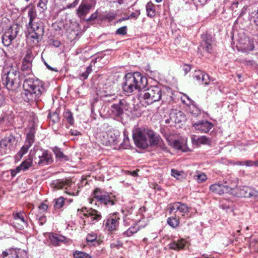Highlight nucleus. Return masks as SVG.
<instances>
[{
  "mask_svg": "<svg viewBox=\"0 0 258 258\" xmlns=\"http://www.w3.org/2000/svg\"><path fill=\"white\" fill-rule=\"evenodd\" d=\"M5 76L6 87L13 91L17 90L20 87L22 81L24 80V76L15 70L9 71Z\"/></svg>",
  "mask_w": 258,
  "mask_h": 258,
  "instance_id": "nucleus-5",
  "label": "nucleus"
},
{
  "mask_svg": "<svg viewBox=\"0 0 258 258\" xmlns=\"http://www.w3.org/2000/svg\"><path fill=\"white\" fill-rule=\"evenodd\" d=\"M53 161L52 154L48 150H43L38 158L35 157L34 163L39 166H44L51 164Z\"/></svg>",
  "mask_w": 258,
  "mask_h": 258,
  "instance_id": "nucleus-13",
  "label": "nucleus"
},
{
  "mask_svg": "<svg viewBox=\"0 0 258 258\" xmlns=\"http://www.w3.org/2000/svg\"><path fill=\"white\" fill-rule=\"evenodd\" d=\"M173 146L174 148L178 150H182L181 143L178 140H174L173 142Z\"/></svg>",
  "mask_w": 258,
  "mask_h": 258,
  "instance_id": "nucleus-55",
  "label": "nucleus"
},
{
  "mask_svg": "<svg viewBox=\"0 0 258 258\" xmlns=\"http://www.w3.org/2000/svg\"><path fill=\"white\" fill-rule=\"evenodd\" d=\"M38 222L40 225H43L45 223L46 220V217L44 216H41L39 218H37Z\"/></svg>",
  "mask_w": 258,
  "mask_h": 258,
  "instance_id": "nucleus-60",
  "label": "nucleus"
},
{
  "mask_svg": "<svg viewBox=\"0 0 258 258\" xmlns=\"http://www.w3.org/2000/svg\"><path fill=\"white\" fill-rule=\"evenodd\" d=\"M98 16V11L96 10L95 13H93L87 20V22H90L97 19Z\"/></svg>",
  "mask_w": 258,
  "mask_h": 258,
  "instance_id": "nucleus-57",
  "label": "nucleus"
},
{
  "mask_svg": "<svg viewBox=\"0 0 258 258\" xmlns=\"http://www.w3.org/2000/svg\"><path fill=\"white\" fill-rule=\"evenodd\" d=\"M205 73L201 70L196 71L193 75V78L197 81L198 83H202V78H203Z\"/></svg>",
  "mask_w": 258,
  "mask_h": 258,
  "instance_id": "nucleus-39",
  "label": "nucleus"
},
{
  "mask_svg": "<svg viewBox=\"0 0 258 258\" xmlns=\"http://www.w3.org/2000/svg\"><path fill=\"white\" fill-rule=\"evenodd\" d=\"M182 70L185 73V74H186L188 73L191 70V67L188 64H184L182 67Z\"/></svg>",
  "mask_w": 258,
  "mask_h": 258,
  "instance_id": "nucleus-61",
  "label": "nucleus"
},
{
  "mask_svg": "<svg viewBox=\"0 0 258 258\" xmlns=\"http://www.w3.org/2000/svg\"><path fill=\"white\" fill-rule=\"evenodd\" d=\"M162 95V88L159 86H153L141 91L139 96V99L143 105H148L160 100Z\"/></svg>",
  "mask_w": 258,
  "mask_h": 258,
  "instance_id": "nucleus-4",
  "label": "nucleus"
},
{
  "mask_svg": "<svg viewBox=\"0 0 258 258\" xmlns=\"http://www.w3.org/2000/svg\"><path fill=\"white\" fill-rule=\"evenodd\" d=\"M93 7L91 3L86 1H83L77 10V14L79 18H84L89 13L90 10Z\"/></svg>",
  "mask_w": 258,
  "mask_h": 258,
  "instance_id": "nucleus-18",
  "label": "nucleus"
},
{
  "mask_svg": "<svg viewBox=\"0 0 258 258\" xmlns=\"http://www.w3.org/2000/svg\"><path fill=\"white\" fill-rule=\"evenodd\" d=\"M35 130L33 127L29 128L28 132L27 133L26 139L25 143L32 146L34 142Z\"/></svg>",
  "mask_w": 258,
  "mask_h": 258,
  "instance_id": "nucleus-27",
  "label": "nucleus"
},
{
  "mask_svg": "<svg viewBox=\"0 0 258 258\" xmlns=\"http://www.w3.org/2000/svg\"><path fill=\"white\" fill-rule=\"evenodd\" d=\"M221 207L223 209L226 210L227 211L228 209H230V210H232L231 204H222L221 205Z\"/></svg>",
  "mask_w": 258,
  "mask_h": 258,
  "instance_id": "nucleus-63",
  "label": "nucleus"
},
{
  "mask_svg": "<svg viewBox=\"0 0 258 258\" xmlns=\"http://www.w3.org/2000/svg\"><path fill=\"white\" fill-rule=\"evenodd\" d=\"M192 125L195 129L202 133H207L213 127V124L207 120H200L192 122Z\"/></svg>",
  "mask_w": 258,
  "mask_h": 258,
  "instance_id": "nucleus-16",
  "label": "nucleus"
},
{
  "mask_svg": "<svg viewBox=\"0 0 258 258\" xmlns=\"http://www.w3.org/2000/svg\"><path fill=\"white\" fill-rule=\"evenodd\" d=\"M5 104V97L2 94H0V108L3 106Z\"/></svg>",
  "mask_w": 258,
  "mask_h": 258,
  "instance_id": "nucleus-64",
  "label": "nucleus"
},
{
  "mask_svg": "<svg viewBox=\"0 0 258 258\" xmlns=\"http://www.w3.org/2000/svg\"><path fill=\"white\" fill-rule=\"evenodd\" d=\"M117 104L122 109V111L124 112L125 111H128L130 108L129 104L124 99L120 100Z\"/></svg>",
  "mask_w": 258,
  "mask_h": 258,
  "instance_id": "nucleus-43",
  "label": "nucleus"
},
{
  "mask_svg": "<svg viewBox=\"0 0 258 258\" xmlns=\"http://www.w3.org/2000/svg\"><path fill=\"white\" fill-rule=\"evenodd\" d=\"M48 208V206L47 205L42 203L39 206V209L42 212H45L46 211V210Z\"/></svg>",
  "mask_w": 258,
  "mask_h": 258,
  "instance_id": "nucleus-62",
  "label": "nucleus"
},
{
  "mask_svg": "<svg viewBox=\"0 0 258 258\" xmlns=\"http://www.w3.org/2000/svg\"><path fill=\"white\" fill-rule=\"evenodd\" d=\"M54 187L57 189L67 188L71 184V182L67 179H57L52 182Z\"/></svg>",
  "mask_w": 258,
  "mask_h": 258,
  "instance_id": "nucleus-23",
  "label": "nucleus"
},
{
  "mask_svg": "<svg viewBox=\"0 0 258 258\" xmlns=\"http://www.w3.org/2000/svg\"><path fill=\"white\" fill-rule=\"evenodd\" d=\"M186 120L184 113L179 110H172L169 113V118L166 120V123H179Z\"/></svg>",
  "mask_w": 258,
  "mask_h": 258,
  "instance_id": "nucleus-14",
  "label": "nucleus"
},
{
  "mask_svg": "<svg viewBox=\"0 0 258 258\" xmlns=\"http://www.w3.org/2000/svg\"><path fill=\"white\" fill-rule=\"evenodd\" d=\"M31 147V146L25 143V144L21 147L19 152L18 153L17 155L21 158L24 156V155L27 153L29 149Z\"/></svg>",
  "mask_w": 258,
  "mask_h": 258,
  "instance_id": "nucleus-44",
  "label": "nucleus"
},
{
  "mask_svg": "<svg viewBox=\"0 0 258 258\" xmlns=\"http://www.w3.org/2000/svg\"><path fill=\"white\" fill-rule=\"evenodd\" d=\"M2 42L6 46H9L12 43L14 38L12 36L10 35L9 33L5 32L2 36Z\"/></svg>",
  "mask_w": 258,
  "mask_h": 258,
  "instance_id": "nucleus-32",
  "label": "nucleus"
},
{
  "mask_svg": "<svg viewBox=\"0 0 258 258\" xmlns=\"http://www.w3.org/2000/svg\"><path fill=\"white\" fill-rule=\"evenodd\" d=\"M117 103L111 105V111L116 116H120L123 114V112Z\"/></svg>",
  "mask_w": 258,
  "mask_h": 258,
  "instance_id": "nucleus-38",
  "label": "nucleus"
},
{
  "mask_svg": "<svg viewBox=\"0 0 258 258\" xmlns=\"http://www.w3.org/2000/svg\"><path fill=\"white\" fill-rule=\"evenodd\" d=\"M25 251L18 248H9L3 251L2 256L3 258H24L26 255Z\"/></svg>",
  "mask_w": 258,
  "mask_h": 258,
  "instance_id": "nucleus-17",
  "label": "nucleus"
},
{
  "mask_svg": "<svg viewBox=\"0 0 258 258\" xmlns=\"http://www.w3.org/2000/svg\"><path fill=\"white\" fill-rule=\"evenodd\" d=\"M73 255L75 258H92V256L86 252L81 251H75Z\"/></svg>",
  "mask_w": 258,
  "mask_h": 258,
  "instance_id": "nucleus-40",
  "label": "nucleus"
},
{
  "mask_svg": "<svg viewBox=\"0 0 258 258\" xmlns=\"http://www.w3.org/2000/svg\"><path fill=\"white\" fill-rule=\"evenodd\" d=\"M212 42L211 36L210 35H206L203 38L199 49H203L205 50L208 53H211L212 51Z\"/></svg>",
  "mask_w": 258,
  "mask_h": 258,
  "instance_id": "nucleus-22",
  "label": "nucleus"
},
{
  "mask_svg": "<svg viewBox=\"0 0 258 258\" xmlns=\"http://www.w3.org/2000/svg\"><path fill=\"white\" fill-rule=\"evenodd\" d=\"M48 118L52 121L53 123L58 122L59 120V114L56 112L49 113L48 115Z\"/></svg>",
  "mask_w": 258,
  "mask_h": 258,
  "instance_id": "nucleus-46",
  "label": "nucleus"
},
{
  "mask_svg": "<svg viewBox=\"0 0 258 258\" xmlns=\"http://www.w3.org/2000/svg\"><path fill=\"white\" fill-rule=\"evenodd\" d=\"M110 247L112 248H116L117 249H119L120 247H122V243L120 241H117L111 243L110 244Z\"/></svg>",
  "mask_w": 258,
  "mask_h": 258,
  "instance_id": "nucleus-56",
  "label": "nucleus"
},
{
  "mask_svg": "<svg viewBox=\"0 0 258 258\" xmlns=\"http://www.w3.org/2000/svg\"><path fill=\"white\" fill-rule=\"evenodd\" d=\"M13 216L14 220H20L22 222L25 226L28 225V222L27 220L26 219V215L23 211H20L17 213H13Z\"/></svg>",
  "mask_w": 258,
  "mask_h": 258,
  "instance_id": "nucleus-28",
  "label": "nucleus"
},
{
  "mask_svg": "<svg viewBox=\"0 0 258 258\" xmlns=\"http://www.w3.org/2000/svg\"><path fill=\"white\" fill-rule=\"evenodd\" d=\"M18 138L13 135L5 137L0 141L1 152L3 153L9 154L14 151L18 145Z\"/></svg>",
  "mask_w": 258,
  "mask_h": 258,
  "instance_id": "nucleus-8",
  "label": "nucleus"
},
{
  "mask_svg": "<svg viewBox=\"0 0 258 258\" xmlns=\"http://www.w3.org/2000/svg\"><path fill=\"white\" fill-rule=\"evenodd\" d=\"M24 76L23 90L21 92L22 99L28 103L37 101L46 91L44 83L32 74V63L22 61L20 71L18 72Z\"/></svg>",
  "mask_w": 258,
  "mask_h": 258,
  "instance_id": "nucleus-1",
  "label": "nucleus"
},
{
  "mask_svg": "<svg viewBox=\"0 0 258 258\" xmlns=\"http://www.w3.org/2000/svg\"><path fill=\"white\" fill-rule=\"evenodd\" d=\"M93 198L101 204L107 207L115 205L117 202L115 197L100 188H96L93 191Z\"/></svg>",
  "mask_w": 258,
  "mask_h": 258,
  "instance_id": "nucleus-7",
  "label": "nucleus"
},
{
  "mask_svg": "<svg viewBox=\"0 0 258 258\" xmlns=\"http://www.w3.org/2000/svg\"><path fill=\"white\" fill-rule=\"evenodd\" d=\"M52 150L55 155V157L59 160H68V157L64 155L61 149L57 146L52 148Z\"/></svg>",
  "mask_w": 258,
  "mask_h": 258,
  "instance_id": "nucleus-31",
  "label": "nucleus"
},
{
  "mask_svg": "<svg viewBox=\"0 0 258 258\" xmlns=\"http://www.w3.org/2000/svg\"><path fill=\"white\" fill-rule=\"evenodd\" d=\"M186 241L184 239H180L177 241H173L169 244V248L172 249L179 250L183 249L185 245Z\"/></svg>",
  "mask_w": 258,
  "mask_h": 258,
  "instance_id": "nucleus-25",
  "label": "nucleus"
},
{
  "mask_svg": "<svg viewBox=\"0 0 258 258\" xmlns=\"http://www.w3.org/2000/svg\"><path fill=\"white\" fill-rule=\"evenodd\" d=\"M127 27L124 26L117 29L115 31L116 35H125L127 34Z\"/></svg>",
  "mask_w": 258,
  "mask_h": 258,
  "instance_id": "nucleus-47",
  "label": "nucleus"
},
{
  "mask_svg": "<svg viewBox=\"0 0 258 258\" xmlns=\"http://www.w3.org/2000/svg\"><path fill=\"white\" fill-rule=\"evenodd\" d=\"M211 81V79L209 76L205 73L203 78H202V83L201 84L207 85L209 84Z\"/></svg>",
  "mask_w": 258,
  "mask_h": 258,
  "instance_id": "nucleus-52",
  "label": "nucleus"
},
{
  "mask_svg": "<svg viewBox=\"0 0 258 258\" xmlns=\"http://www.w3.org/2000/svg\"><path fill=\"white\" fill-rule=\"evenodd\" d=\"M190 207L185 204L181 202H175L168 205L167 211L170 214H177L181 216H185L187 214L190 210Z\"/></svg>",
  "mask_w": 258,
  "mask_h": 258,
  "instance_id": "nucleus-11",
  "label": "nucleus"
},
{
  "mask_svg": "<svg viewBox=\"0 0 258 258\" xmlns=\"http://www.w3.org/2000/svg\"><path fill=\"white\" fill-rule=\"evenodd\" d=\"M120 216L118 213H114L109 215L104 221V225L109 231L116 230L119 226Z\"/></svg>",
  "mask_w": 258,
  "mask_h": 258,
  "instance_id": "nucleus-12",
  "label": "nucleus"
},
{
  "mask_svg": "<svg viewBox=\"0 0 258 258\" xmlns=\"http://www.w3.org/2000/svg\"><path fill=\"white\" fill-rule=\"evenodd\" d=\"M192 141L196 144H201L210 145L211 143V139L205 136H202L197 138L196 136L192 138Z\"/></svg>",
  "mask_w": 258,
  "mask_h": 258,
  "instance_id": "nucleus-26",
  "label": "nucleus"
},
{
  "mask_svg": "<svg viewBox=\"0 0 258 258\" xmlns=\"http://www.w3.org/2000/svg\"><path fill=\"white\" fill-rule=\"evenodd\" d=\"M227 181H225V184L215 183L211 185L210 190L218 195H222L224 193H228L234 195L233 190L237 186L236 182H231L230 184H227Z\"/></svg>",
  "mask_w": 258,
  "mask_h": 258,
  "instance_id": "nucleus-9",
  "label": "nucleus"
},
{
  "mask_svg": "<svg viewBox=\"0 0 258 258\" xmlns=\"http://www.w3.org/2000/svg\"><path fill=\"white\" fill-rule=\"evenodd\" d=\"M140 230V227L137 224H134V226L130 227L126 231L122 233L123 236L127 237L131 236L136 233Z\"/></svg>",
  "mask_w": 258,
  "mask_h": 258,
  "instance_id": "nucleus-34",
  "label": "nucleus"
},
{
  "mask_svg": "<svg viewBox=\"0 0 258 258\" xmlns=\"http://www.w3.org/2000/svg\"><path fill=\"white\" fill-rule=\"evenodd\" d=\"M63 116L67 121L71 125H73L74 123L75 120L73 117V113L68 109L64 110L63 113Z\"/></svg>",
  "mask_w": 258,
  "mask_h": 258,
  "instance_id": "nucleus-33",
  "label": "nucleus"
},
{
  "mask_svg": "<svg viewBox=\"0 0 258 258\" xmlns=\"http://www.w3.org/2000/svg\"><path fill=\"white\" fill-rule=\"evenodd\" d=\"M147 16L152 18L155 15V6L151 2H148L146 5Z\"/></svg>",
  "mask_w": 258,
  "mask_h": 258,
  "instance_id": "nucleus-35",
  "label": "nucleus"
},
{
  "mask_svg": "<svg viewBox=\"0 0 258 258\" xmlns=\"http://www.w3.org/2000/svg\"><path fill=\"white\" fill-rule=\"evenodd\" d=\"M140 15V11H136L135 12H132L131 15L128 16L130 19L135 18L137 19L139 15Z\"/></svg>",
  "mask_w": 258,
  "mask_h": 258,
  "instance_id": "nucleus-59",
  "label": "nucleus"
},
{
  "mask_svg": "<svg viewBox=\"0 0 258 258\" xmlns=\"http://www.w3.org/2000/svg\"><path fill=\"white\" fill-rule=\"evenodd\" d=\"M20 166L23 171L28 170L30 167L33 166V159L31 157H29L23 161Z\"/></svg>",
  "mask_w": 258,
  "mask_h": 258,
  "instance_id": "nucleus-29",
  "label": "nucleus"
},
{
  "mask_svg": "<svg viewBox=\"0 0 258 258\" xmlns=\"http://www.w3.org/2000/svg\"><path fill=\"white\" fill-rule=\"evenodd\" d=\"M79 214H81L85 216L88 222L91 224H94L98 222L101 219V215L98 211L90 208L88 209L84 207L82 209H78Z\"/></svg>",
  "mask_w": 258,
  "mask_h": 258,
  "instance_id": "nucleus-10",
  "label": "nucleus"
},
{
  "mask_svg": "<svg viewBox=\"0 0 258 258\" xmlns=\"http://www.w3.org/2000/svg\"><path fill=\"white\" fill-rule=\"evenodd\" d=\"M49 239L51 243L55 246L58 244L59 242L63 241L64 237L57 234H51L49 235Z\"/></svg>",
  "mask_w": 258,
  "mask_h": 258,
  "instance_id": "nucleus-30",
  "label": "nucleus"
},
{
  "mask_svg": "<svg viewBox=\"0 0 258 258\" xmlns=\"http://www.w3.org/2000/svg\"><path fill=\"white\" fill-rule=\"evenodd\" d=\"M172 215L167 219L168 224L173 228L177 227L179 225V215L177 214H170Z\"/></svg>",
  "mask_w": 258,
  "mask_h": 258,
  "instance_id": "nucleus-24",
  "label": "nucleus"
},
{
  "mask_svg": "<svg viewBox=\"0 0 258 258\" xmlns=\"http://www.w3.org/2000/svg\"><path fill=\"white\" fill-rule=\"evenodd\" d=\"M171 174L174 177L179 179V176L181 175V172H179L175 169H172L171 170Z\"/></svg>",
  "mask_w": 258,
  "mask_h": 258,
  "instance_id": "nucleus-58",
  "label": "nucleus"
},
{
  "mask_svg": "<svg viewBox=\"0 0 258 258\" xmlns=\"http://www.w3.org/2000/svg\"><path fill=\"white\" fill-rule=\"evenodd\" d=\"M33 58L34 57L32 52L31 51H28L23 60L25 61H29V62L32 63Z\"/></svg>",
  "mask_w": 258,
  "mask_h": 258,
  "instance_id": "nucleus-49",
  "label": "nucleus"
},
{
  "mask_svg": "<svg viewBox=\"0 0 258 258\" xmlns=\"http://www.w3.org/2000/svg\"><path fill=\"white\" fill-rule=\"evenodd\" d=\"M65 199L62 197H60L57 199H55L54 207L55 209H59L63 207Z\"/></svg>",
  "mask_w": 258,
  "mask_h": 258,
  "instance_id": "nucleus-41",
  "label": "nucleus"
},
{
  "mask_svg": "<svg viewBox=\"0 0 258 258\" xmlns=\"http://www.w3.org/2000/svg\"><path fill=\"white\" fill-rule=\"evenodd\" d=\"M196 179L199 183L203 182L207 179V175L204 173L199 174L196 176Z\"/></svg>",
  "mask_w": 258,
  "mask_h": 258,
  "instance_id": "nucleus-54",
  "label": "nucleus"
},
{
  "mask_svg": "<svg viewBox=\"0 0 258 258\" xmlns=\"http://www.w3.org/2000/svg\"><path fill=\"white\" fill-rule=\"evenodd\" d=\"M19 27L17 25L11 26L6 32L9 33L14 38H16L19 31Z\"/></svg>",
  "mask_w": 258,
  "mask_h": 258,
  "instance_id": "nucleus-36",
  "label": "nucleus"
},
{
  "mask_svg": "<svg viewBox=\"0 0 258 258\" xmlns=\"http://www.w3.org/2000/svg\"><path fill=\"white\" fill-rule=\"evenodd\" d=\"M148 83L147 78L139 72L125 75L122 83V88L125 95L129 96L135 91H140L145 88Z\"/></svg>",
  "mask_w": 258,
  "mask_h": 258,
  "instance_id": "nucleus-3",
  "label": "nucleus"
},
{
  "mask_svg": "<svg viewBox=\"0 0 258 258\" xmlns=\"http://www.w3.org/2000/svg\"><path fill=\"white\" fill-rule=\"evenodd\" d=\"M149 129L148 128H137L134 131L133 137L135 145L139 148L146 149L149 146L148 133Z\"/></svg>",
  "mask_w": 258,
  "mask_h": 258,
  "instance_id": "nucleus-6",
  "label": "nucleus"
},
{
  "mask_svg": "<svg viewBox=\"0 0 258 258\" xmlns=\"http://www.w3.org/2000/svg\"><path fill=\"white\" fill-rule=\"evenodd\" d=\"M100 96L103 101L108 102H112L116 98L114 90H112L111 89L103 90L100 92Z\"/></svg>",
  "mask_w": 258,
  "mask_h": 258,
  "instance_id": "nucleus-21",
  "label": "nucleus"
},
{
  "mask_svg": "<svg viewBox=\"0 0 258 258\" xmlns=\"http://www.w3.org/2000/svg\"><path fill=\"white\" fill-rule=\"evenodd\" d=\"M28 9V37L33 39V42L38 43L41 40L44 34V29L41 20L37 17V11L34 6L27 5L25 9Z\"/></svg>",
  "mask_w": 258,
  "mask_h": 258,
  "instance_id": "nucleus-2",
  "label": "nucleus"
},
{
  "mask_svg": "<svg viewBox=\"0 0 258 258\" xmlns=\"http://www.w3.org/2000/svg\"><path fill=\"white\" fill-rule=\"evenodd\" d=\"M92 72V65L90 64L89 66L86 68V70L84 72L80 73L79 76L83 80H86L88 78L89 74Z\"/></svg>",
  "mask_w": 258,
  "mask_h": 258,
  "instance_id": "nucleus-45",
  "label": "nucleus"
},
{
  "mask_svg": "<svg viewBox=\"0 0 258 258\" xmlns=\"http://www.w3.org/2000/svg\"><path fill=\"white\" fill-rule=\"evenodd\" d=\"M148 143L151 146H161L163 141L159 135L155 134L152 130L149 129L148 136Z\"/></svg>",
  "mask_w": 258,
  "mask_h": 258,
  "instance_id": "nucleus-19",
  "label": "nucleus"
},
{
  "mask_svg": "<svg viewBox=\"0 0 258 258\" xmlns=\"http://www.w3.org/2000/svg\"><path fill=\"white\" fill-rule=\"evenodd\" d=\"M48 0H39L37 4V7L40 8L43 11L47 9V4Z\"/></svg>",
  "mask_w": 258,
  "mask_h": 258,
  "instance_id": "nucleus-50",
  "label": "nucleus"
},
{
  "mask_svg": "<svg viewBox=\"0 0 258 258\" xmlns=\"http://www.w3.org/2000/svg\"><path fill=\"white\" fill-rule=\"evenodd\" d=\"M240 196L244 198L256 197L258 196V191L255 189L244 186L240 189Z\"/></svg>",
  "mask_w": 258,
  "mask_h": 258,
  "instance_id": "nucleus-20",
  "label": "nucleus"
},
{
  "mask_svg": "<svg viewBox=\"0 0 258 258\" xmlns=\"http://www.w3.org/2000/svg\"><path fill=\"white\" fill-rule=\"evenodd\" d=\"M189 109L190 113L195 117H197L201 114V109L195 105L193 104L190 106Z\"/></svg>",
  "mask_w": 258,
  "mask_h": 258,
  "instance_id": "nucleus-42",
  "label": "nucleus"
},
{
  "mask_svg": "<svg viewBox=\"0 0 258 258\" xmlns=\"http://www.w3.org/2000/svg\"><path fill=\"white\" fill-rule=\"evenodd\" d=\"M97 235L95 233L91 232L87 235L86 240L88 242H93L96 240Z\"/></svg>",
  "mask_w": 258,
  "mask_h": 258,
  "instance_id": "nucleus-48",
  "label": "nucleus"
},
{
  "mask_svg": "<svg viewBox=\"0 0 258 258\" xmlns=\"http://www.w3.org/2000/svg\"><path fill=\"white\" fill-rule=\"evenodd\" d=\"M116 16V14L113 12H109L108 13H106L105 14L103 15L100 20H107L108 22H110L115 19Z\"/></svg>",
  "mask_w": 258,
  "mask_h": 258,
  "instance_id": "nucleus-37",
  "label": "nucleus"
},
{
  "mask_svg": "<svg viewBox=\"0 0 258 258\" xmlns=\"http://www.w3.org/2000/svg\"><path fill=\"white\" fill-rule=\"evenodd\" d=\"M246 42H247L246 46H244V49L246 51H252L254 48V46L253 43H252L248 39H246L245 40Z\"/></svg>",
  "mask_w": 258,
  "mask_h": 258,
  "instance_id": "nucleus-51",
  "label": "nucleus"
},
{
  "mask_svg": "<svg viewBox=\"0 0 258 258\" xmlns=\"http://www.w3.org/2000/svg\"><path fill=\"white\" fill-rule=\"evenodd\" d=\"M120 136V133L117 130H109L106 133L104 138L107 139V141L103 143L106 145L111 144H117L118 143V139Z\"/></svg>",
  "mask_w": 258,
  "mask_h": 258,
  "instance_id": "nucleus-15",
  "label": "nucleus"
},
{
  "mask_svg": "<svg viewBox=\"0 0 258 258\" xmlns=\"http://www.w3.org/2000/svg\"><path fill=\"white\" fill-rule=\"evenodd\" d=\"M130 142L128 138L125 135L124 136V139L123 142L120 144V147L123 149H126L129 146Z\"/></svg>",
  "mask_w": 258,
  "mask_h": 258,
  "instance_id": "nucleus-53",
  "label": "nucleus"
}]
</instances>
